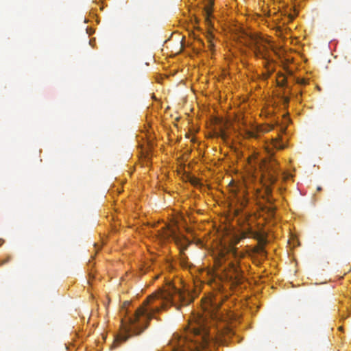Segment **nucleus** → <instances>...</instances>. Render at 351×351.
Masks as SVG:
<instances>
[{
    "mask_svg": "<svg viewBox=\"0 0 351 351\" xmlns=\"http://www.w3.org/2000/svg\"><path fill=\"white\" fill-rule=\"evenodd\" d=\"M173 239L182 250H184L186 249L189 245V240L182 235L176 234L174 232H172Z\"/></svg>",
    "mask_w": 351,
    "mask_h": 351,
    "instance_id": "9d476101",
    "label": "nucleus"
},
{
    "mask_svg": "<svg viewBox=\"0 0 351 351\" xmlns=\"http://www.w3.org/2000/svg\"><path fill=\"white\" fill-rule=\"evenodd\" d=\"M256 176L251 175L244 180V184L246 188V193L243 194V199L241 202V204L242 206H245L247 205L248 202L247 196L250 193L255 194L256 193L258 192V188L256 187L255 186H251V184H254V182L256 181Z\"/></svg>",
    "mask_w": 351,
    "mask_h": 351,
    "instance_id": "6e6552de",
    "label": "nucleus"
},
{
    "mask_svg": "<svg viewBox=\"0 0 351 351\" xmlns=\"http://www.w3.org/2000/svg\"><path fill=\"white\" fill-rule=\"evenodd\" d=\"M245 236L247 237H251V238H253V239H258V240L261 239L260 234L258 232L254 230L251 228H248L245 231Z\"/></svg>",
    "mask_w": 351,
    "mask_h": 351,
    "instance_id": "9b49d317",
    "label": "nucleus"
},
{
    "mask_svg": "<svg viewBox=\"0 0 351 351\" xmlns=\"http://www.w3.org/2000/svg\"><path fill=\"white\" fill-rule=\"evenodd\" d=\"M169 110V108L167 107V108H165V110Z\"/></svg>",
    "mask_w": 351,
    "mask_h": 351,
    "instance_id": "f3484780",
    "label": "nucleus"
},
{
    "mask_svg": "<svg viewBox=\"0 0 351 351\" xmlns=\"http://www.w3.org/2000/svg\"><path fill=\"white\" fill-rule=\"evenodd\" d=\"M240 256L235 251H220L218 256L215 258V264L217 267H222L224 265L223 270L228 269L227 276L230 279L239 281L241 274L239 265Z\"/></svg>",
    "mask_w": 351,
    "mask_h": 351,
    "instance_id": "20e7f679",
    "label": "nucleus"
},
{
    "mask_svg": "<svg viewBox=\"0 0 351 351\" xmlns=\"http://www.w3.org/2000/svg\"><path fill=\"white\" fill-rule=\"evenodd\" d=\"M219 300L220 299L218 300L216 296L211 295L206 296L203 300V308L214 321L221 319L218 312L220 307Z\"/></svg>",
    "mask_w": 351,
    "mask_h": 351,
    "instance_id": "0eeeda50",
    "label": "nucleus"
},
{
    "mask_svg": "<svg viewBox=\"0 0 351 351\" xmlns=\"http://www.w3.org/2000/svg\"><path fill=\"white\" fill-rule=\"evenodd\" d=\"M191 302L189 294L177 289L171 283L148 296L135 312L121 321L122 331L117 337V341L123 342L133 335L141 334L148 325L149 321L160 312L171 305H186Z\"/></svg>",
    "mask_w": 351,
    "mask_h": 351,
    "instance_id": "f257e3e1",
    "label": "nucleus"
},
{
    "mask_svg": "<svg viewBox=\"0 0 351 351\" xmlns=\"http://www.w3.org/2000/svg\"><path fill=\"white\" fill-rule=\"evenodd\" d=\"M86 32L88 35H91L95 32V29L88 26L86 28Z\"/></svg>",
    "mask_w": 351,
    "mask_h": 351,
    "instance_id": "ddd939ff",
    "label": "nucleus"
},
{
    "mask_svg": "<svg viewBox=\"0 0 351 351\" xmlns=\"http://www.w3.org/2000/svg\"><path fill=\"white\" fill-rule=\"evenodd\" d=\"M3 243V240L0 239V245H1Z\"/></svg>",
    "mask_w": 351,
    "mask_h": 351,
    "instance_id": "dca6fc26",
    "label": "nucleus"
},
{
    "mask_svg": "<svg viewBox=\"0 0 351 351\" xmlns=\"http://www.w3.org/2000/svg\"><path fill=\"white\" fill-rule=\"evenodd\" d=\"M226 112L227 114L224 118H217L216 121L218 123L223 125L226 128L234 126V124L238 125L239 127H240V125L245 124L243 111H238L237 112L235 111Z\"/></svg>",
    "mask_w": 351,
    "mask_h": 351,
    "instance_id": "423d86ee",
    "label": "nucleus"
},
{
    "mask_svg": "<svg viewBox=\"0 0 351 351\" xmlns=\"http://www.w3.org/2000/svg\"><path fill=\"white\" fill-rule=\"evenodd\" d=\"M89 17L91 18L92 19L95 20L96 21L97 24L99 23L100 21H99V17L97 16L96 8H93L90 10V12L89 13Z\"/></svg>",
    "mask_w": 351,
    "mask_h": 351,
    "instance_id": "f8f14e48",
    "label": "nucleus"
},
{
    "mask_svg": "<svg viewBox=\"0 0 351 351\" xmlns=\"http://www.w3.org/2000/svg\"><path fill=\"white\" fill-rule=\"evenodd\" d=\"M84 22V23H89V19H88L87 18H85Z\"/></svg>",
    "mask_w": 351,
    "mask_h": 351,
    "instance_id": "2eb2a0df",
    "label": "nucleus"
},
{
    "mask_svg": "<svg viewBox=\"0 0 351 351\" xmlns=\"http://www.w3.org/2000/svg\"><path fill=\"white\" fill-rule=\"evenodd\" d=\"M252 52L256 58L263 59L267 63L272 62V52L274 49L272 45L268 43H255L252 47Z\"/></svg>",
    "mask_w": 351,
    "mask_h": 351,
    "instance_id": "39448f33",
    "label": "nucleus"
},
{
    "mask_svg": "<svg viewBox=\"0 0 351 351\" xmlns=\"http://www.w3.org/2000/svg\"><path fill=\"white\" fill-rule=\"evenodd\" d=\"M193 319L183 332L173 335L165 351H214L217 344L226 341L219 337H214L217 330L209 329L203 317L194 316Z\"/></svg>",
    "mask_w": 351,
    "mask_h": 351,
    "instance_id": "f03ea898",
    "label": "nucleus"
},
{
    "mask_svg": "<svg viewBox=\"0 0 351 351\" xmlns=\"http://www.w3.org/2000/svg\"><path fill=\"white\" fill-rule=\"evenodd\" d=\"M89 45L93 47V48H95V45H96V39L95 38H92L90 39L89 40Z\"/></svg>",
    "mask_w": 351,
    "mask_h": 351,
    "instance_id": "4468645a",
    "label": "nucleus"
},
{
    "mask_svg": "<svg viewBox=\"0 0 351 351\" xmlns=\"http://www.w3.org/2000/svg\"><path fill=\"white\" fill-rule=\"evenodd\" d=\"M270 130L269 126L257 125L252 128L251 130L247 132V136L250 138H258L261 134L267 132Z\"/></svg>",
    "mask_w": 351,
    "mask_h": 351,
    "instance_id": "1a4fd4ad",
    "label": "nucleus"
},
{
    "mask_svg": "<svg viewBox=\"0 0 351 351\" xmlns=\"http://www.w3.org/2000/svg\"><path fill=\"white\" fill-rule=\"evenodd\" d=\"M285 147L286 145L282 141L280 136L272 138L270 145H267V148L268 154L270 155L269 160L256 158L254 162L252 159L250 160L249 162L251 165H257L258 166L263 182L273 184L277 180L278 163L274 159L271 158L273 156L271 149L280 150L285 148Z\"/></svg>",
    "mask_w": 351,
    "mask_h": 351,
    "instance_id": "7ed1b4c3",
    "label": "nucleus"
}]
</instances>
